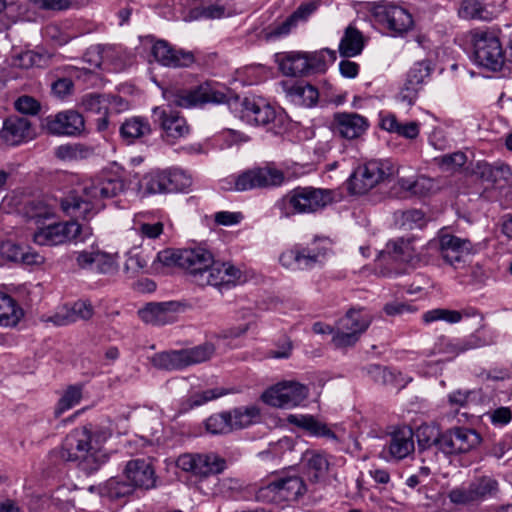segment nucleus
<instances>
[{"label":"nucleus","instance_id":"64","mask_svg":"<svg viewBox=\"0 0 512 512\" xmlns=\"http://www.w3.org/2000/svg\"><path fill=\"white\" fill-rule=\"evenodd\" d=\"M136 231L142 238H147L151 240L158 239L163 234L164 231L163 220H157L153 224L142 223V226H140V228H137Z\"/></svg>","mask_w":512,"mask_h":512},{"label":"nucleus","instance_id":"39","mask_svg":"<svg viewBox=\"0 0 512 512\" xmlns=\"http://www.w3.org/2000/svg\"><path fill=\"white\" fill-rule=\"evenodd\" d=\"M231 419V428L242 429L246 428L259 420L260 410L255 405L242 406L234 408L228 412Z\"/></svg>","mask_w":512,"mask_h":512},{"label":"nucleus","instance_id":"57","mask_svg":"<svg viewBox=\"0 0 512 512\" xmlns=\"http://www.w3.org/2000/svg\"><path fill=\"white\" fill-rule=\"evenodd\" d=\"M467 162V156L463 152H454L451 154L443 155L439 158V165L442 170L447 172H454L462 168Z\"/></svg>","mask_w":512,"mask_h":512},{"label":"nucleus","instance_id":"21","mask_svg":"<svg viewBox=\"0 0 512 512\" xmlns=\"http://www.w3.org/2000/svg\"><path fill=\"white\" fill-rule=\"evenodd\" d=\"M2 141L8 146H17L34 137L31 122L23 117H9L3 123L0 130Z\"/></svg>","mask_w":512,"mask_h":512},{"label":"nucleus","instance_id":"14","mask_svg":"<svg viewBox=\"0 0 512 512\" xmlns=\"http://www.w3.org/2000/svg\"><path fill=\"white\" fill-rule=\"evenodd\" d=\"M439 250L443 260L454 269L466 268L474 251L469 239L451 234L440 236Z\"/></svg>","mask_w":512,"mask_h":512},{"label":"nucleus","instance_id":"40","mask_svg":"<svg viewBox=\"0 0 512 512\" xmlns=\"http://www.w3.org/2000/svg\"><path fill=\"white\" fill-rule=\"evenodd\" d=\"M477 314V311L472 310H464V311H457V310H450V309H444V308H436L429 310L425 312L422 316V319L425 323H432L435 321L443 320L450 324H455L460 322L464 317H470L475 316Z\"/></svg>","mask_w":512,"mask_h":512},{"label":"nucleus","instance_id":"34","mask_svg":"<svg viewBox=\"0 0 512 512\" xmlns=\"http://www.w3.org/2000/svg\"><path fill=\"white\" fill-rule=\"evenodd\" d=\"M413 450V432L410 428H403L392 434L389 444V453L391 456L396 459H403Z\"/></svg>","mask_w":512,"mask_h":512},{"label":"nucleus","instance_id":"59","mask_svg":"<svg viewBox=\"0 0 512 512\" xmlns=\"http://www.w3.org/2000/svg\"><path fill=\"white\" fill-rule=\"evenodd\" d=\"M484 0H461L458 14L464 19L480 18L483 11Z\"/></svg>","mask_w":512,"mask_h":512},{"label":"nucleus","instance_id":"44","mask_svg":"<svg viewBox=\"0 0 512 512\" xmlns=\"http://www.w3.org/2000/svg\"><path fill=\"white\" fill-rule=\"evenodd\" d=\"M184 367L199 364L209 360L215 353L212 343H204L189 349H181Z\"/></svg>","mask_w":512,"mask_h":512},{"label":"nucleus","instance_id":"60","mask_svg":"<svg viewBox=\"0 0 512 512\" xmlns=\"http://www.w3.org/2000/svg\"><path fill=\"white\" fill-rule=\"evenodd\" d=\"M226 394L227 391L223 388H213L195 393L190 397L191 406H201Z\"/></svg>","mask_w":512,"mask_h":512},{"label":"nucleus","instance_id":"9","mask_svg":"<svg viewBox=\"0 0 512 512\" xmlns=\"http://www.w3.org/2000/svg\"><path fill=\"white\" fill-rule=\"evenodd\" d=\"M92 235L89 226H82L75 220L58 222L38 228L33 242L40 246H57L71 241H85Z\"/></svg>","mask_w":512,"mask_h":512},{"label":"nucleus","instance_id":"58","mask_svg":"<svg viewBox=\"0 0 512 512\" xmlns=\"http://www.w3.org/2000/svg\"><path fill=\"white\" fill-rule=\"evenodd\" d=\"M115 269L116 265L114 258L97 246L92 271H96L98 273H110Z\"/></svg>","mask_w":512,"mask_h":512},{"label":"nucleus","instance_id":"7","mask_svg":"<svg viewBox=\"0 0 512 512\" xmlns=\"http://www.w3.org/2000/svg\"><path fill=\"white\" fill-rule=\"evenodd\" d=\"M285 181L284 172L272 165L249 169L237 176H230L221 181L226 190L247 191L256 188L281 186Z\"/></svg>","mask_w":512,"mask_h":512},{"label":"nucleus","instance_id":"28","mask_svg":"<svg viewBox=\"0 0 512 512\" xmlns=\"http://www.w3.org/2000/svg\"><path fill=\"white\" fill-rule=\"evenodd\" d=\"M287 422L303 429L311 436L323 437L336 442L339 440L337 435L324 422L312 415L290 414L287 416Z\"/></svg>","mask_w":512,"mask_h":512},{"label":"nucleus","instance_id":"17","mask_svg":"<svg viewBox=\"0 0 512 512\" xmlns=\"http://www.w3.org/2000/svg\"><path fill=\"white\" fill-rule=\"evenodd\" d=\"M45 128L50 134L80 136L85 130L83 116L75 110H66L46 117Z\"/></svg>","mask_w":512,"mask_h":512},{"label":"nucleus","instance_id":"45","mask_svg":"<svg viewBox=\"0 0 512 512\" xmlns=\"http://www.w3.org/2000/svg\"><path fill=\"white\" fill-rule=\"evenodd\" d=\"M308 61V73L324 72L329 64L336 60V52L330 49H322L314 52H306Z\"/></svg>","mask_w":512,"mask_h":512},{"label":"nucleus","instance_id":"2","mask_svg":"<svg viewBox=\"0 0 512 512\" xmlns=\"http://www.w3.org/2000/svg\"><path fill=\"white\" fill-rule=\"evenodd\" d=\"M156 259L163 266L185 270L199 286L230 288L246 281L240 269L231 263L215 262L212 253L203 247L165 249Z\"/></svg>","mask_w":512,"mask_h":512},{"label":"nucleus","instance_id":"51","mask_svg":"<svg viewBox=\"0 0 512 512\" xmlns=\"http://www.w3.org/2000/svg\"><path fill=\"white\" fill-rule=\"evenodd\" d=\"M82 390V385H70L60 398L56 413L61 414L79 404L82 399Z\"/></svg>","mask_w":512,"mask_h":512},{"label":"nucleus","instance_id":"30","mask_svg":"<svg viewBox=\"0 0 512 512\" xmlns=\"http://www.w3.org/2000/svg\"><path fill=\"white\" fill-rule=\"evenodd\" d=\"M0 256L8 261H20L24 264H40L43 257L37 252L25 251L23 247L7 240L0 244Z\"/></svg>","mask_w":512,"mask_h":512},{"label":"nucleus","instance_id":"3","mask_svg":"<svg viewBox=\"0 0 512 512\" xmlns=\"http://www.w3.org/2000/svg\"><path fill=\"white\" fill-rule=\"evenodd\" d=\"M124 190V181L111 173L100 174L86 181L81 191H72L60 200L63 212L85 221L104 209V199L117 196Z\"/></svg>","mask_w":512,"mask_h":512},{"label":"nucleus","instance_id":"23","mask_svg":"<svg viewBox=\"0 0 512 512\" xmlns=\"http://www.w3.org/2000/svg\"><path fill=\"white\" fill-rule=\"evenodd\" d=\"M178 309L176 302L149 303L138 313L145 323L165 325L176 321Z\"/></svg>","mask_w":512,"mask_h":512},{"label":"nucleus","instance_id":"41","mask_svg":"<svg viewBox=\"0 0 512 512\" xmlns=\"http://www.w3.org/2000/svg\"><path fill=\"white\" fill-rule=\"evenodd\" d=\"M226 467V461L217 454H197L196 476L207 477L221 473Z\"/></svg>","mask_w":512,"mask_h":512},{"label":"nucleus","instance_id":"10","mask_svg":"<svg viewBox=\"0 0 512 512\" xmlns=\"http://www.w3.org/2000/svg\"><path fill=\"white\" fill-rule=\"evenodd\" d=\"M473 60L491 71L500 70L505 63V54L498 36L493 31L474 30L472 32Z\"/></svg>","mask_w":512,"mask_h":512},{"label":"nucleus","instance_id":"47","mask_svg":"<svg viewBox=\"0 0 512 512\" xmlns=\"http://www.w3.org/2000/svg\"><path fill=\"white\" fill-rule=\"evenodd\" d=\"M442 433L434 424H423L416 430V438L421 448H429L435 445L440 451V438Z\"/></svg>","mask_w":512,"mask_h":512},{"label":"nucleus","instance_id":"19","mask_svg":"<svg viewBox=\"0 0 512 512\" xmlns=\"http://www.w3.org/2000/svg\"><path fill=\"white\" fill-rule=\"evenodd\" d=\"M331 128L334 133L347 140L361 137L369 128L366 117L354 112H336L333 115Z\"/></svg>","mask_w":512,"mask_h":512},{"label":"nucleus","instance_id":"18","mask_svg":"<svg viewBox=\"0 0 512 512\" xmlns=\"http://www.w3.org/2000/svg\"><path fill=\"white\" fill-rule=\"evenodd\" d=\"M240 105V118L250 125L265 126L276 117L275 109L262 97H245Z\"/></svg>","mask_w":512,"mask_h":512},{"label":"nucleus","instance_id":"42","mask_svg":"<svg viewBox=\"0 0 512 512\" xmlns=\"http://www.w3.org/2000/svg\"><path fill=\"white\" fill-rule=\"evenodd\" d=\"M165 171H151L145 174L139 182L143 194L168 193Z\"/></svg>","mask_w":512,"mask_h":512},{"label":"nucleus","instance_id":"43","mask_svg":"<svg viewBox=\"0 0 512 512\" xmlns=\"http://www.w3.org/2000/svg\"><path fill=\"white\" fill-rule=\"evenodd\" d=\"M154 367L163 370H180L185 368L181 350L156 353L151 357Z\"/></svg>","mask_w":512,"mask_h":512},{"label":"nucleus","instance_id":"13","mask_svg":"<svg viewBox=\"0 0 512 512\" xmlns=\"http://www.w3.org/2000/svg\"><path fill=\"white\" fill-rule=\"evenodd\" d=\"M495 342L493 332L487 333L484 329H478L466 338L450 339L440 337L435 345L437 353L443 354L447 359H453L468 350L490 345Z\"/></svg>","mask_w":512,"mask_h":512},{"label":"nucleus","instance_id":"16","mask_svg":"<svg viewBox=\"0 0 512 512\" xmlns=\"http://www.w3.org/2000/svg\"><path fill=\"white\" fill-rule=\"evenodd\" d=\"M325 255L324 249L295 246L282 252L279 261L284 268L291 271L310 270L322 266Z\"/></svg>","mask_w":512,"mask_h":512},{"label":"nucleus","instance_id":"61","mask_svg":"<svg viewBox=\"0 0 512 512\" xmlns=\"http://www.w3.org/2000/svg\"><path fill=\"white\" fill-rule=\"evenodd\" d=\"M226 394L227 391L223 388H213L195 393L190 397L191 406H201Z\"/></svg>","mask_w":512,"mask_h":512},{"label":"nucleus","instance_id":"6","mask_svg":"<svg viewBox=\"0 0 512 512\" xmlns=\"http://www.w3.org/2000/svg\"><path fill=\"white\" fill-rule=\"evenodd\" d=\"M332 201V190L298 186L282 198L281 206L286 216L312 214L324 209Z\"/></svg>","mask_w":512,"mask_h":512},{"label":"nucleus","instance_id":"56","mask_svg":"<svg viewBox=\"0 0 512 512\" xmlns=\"http://www.w3.org/2000/svg\"><path fill=\"white\" fill-rule=\"evenodd\" d=\"M227 15L225 8L219 4L202 5L192 10L194 19H219Z\"/></svg>","mask_w":512,"mask_h":512},{"label":"nucleus","instance_id":"53","mask_svg":"<svg viewBox=\"0 0 512 512\" xmlns=\"http://www.w3.org/2000/svg\"><path fill=\"white\" fill-rule=\"evenodd\" d=\"M449 501L456 506H468L476 503L469 484H462L449 490Z\"/></svg>","mask_w":512,"mask_h":512},{"label":"nucleus","instance_id":"15","mask_svg":"<svg viewBox=\"0 0 512 512\" xmlns=\"http://www.w3.org/2000/svg\"><path fill=\"white\" fill-rule=\"evenodd\" d=\"M375 20L394 35L406 33L413 25L412 16L403 8L387 3H379L372 8Z\"/></svg>","mask_w":512,"mask_h":512},{"label":"nucleus","instance_id":"63","mask_svg":"<svg viewBox=\"0 0 512 512\" xmlns=\"http://www.w3.org/2000/svg\"><path fill=\"white\" fill-rule=\"evenodd\" d=\"M15 109L27 115H36L40 111V103L31 96H21L14 103Z\"/></svg>","mask_w":512,"mask_h":512},{"label":"nucleus","instance_id":"54","mask_svg":"<svg viewBox=\"0 0 512 512\" xmlns=\"http://www.w3.org/2000/svg\"><path fill=\"white\" fill-rule=\"evenodd\" d=\"M280 490L277 480L274 479L263 486H261L256 492V499L264 503H282V497L280 496Z\"/></svg>","mask_w":512,"mask_h":512},{"label":"nucleus","instance_id":"32","mask_svg":"<svg viewBox=\"0 0 512 512\" xmlns=\"http://www.w3.org/2000/svg\"><path fill=\"white\" fill-rule=\"evenodd\" d=\"M279 68L286 76L309 74L306 52L291 51L284 53L279 59Z\"/></svg>","mask_w":512,"mask_h":512},{"label":"nucleus","instance_id":"55","mask_svg":"<svg viewBox=\"0 0 512 512\" xmlns=\"http://www.w3.org/2000/svg\"><path fill=\"white\" fill-rule=\"evenodd\" d=\"M400 226L406 230L422 228L425 225V217L420 210L412 209L401 212L398 219Z\"/></svg>","mask_w":512,"mask_h":512},{"label":"nucleus","instance_id":"31","mask_svg":"<svg viewBox=\"0 0 512 512\" xmlns=\"http://www.w3.org/2000/svg\"><path fill=\"white\" fill-rule=\"evenodd\" d=\"M414 242L412 238L391 240L386 245V251L395 261L413 263L419 256Z\"/></svg>","mask_w":512,"mask_h":512},{"label":"nucleus","instance_id":"8","mask_svg":"<svg viewBox=\"0 0 512 512\" xmlns=\"http://www.w3.org/2000/svg\"><path fill=\"white\" fill-rule=\"evenodd\" d=\"M395 167L389 160L374 159L358 166L348 179L351 194L363 195L392 177Z\"/></svg>","mask_w":512,"mask_h":512},{"label":"nucleus","instance_id":"25","mask_svg":"<svg viewBox=\"0 0 512 512\" xmlns=\"http://www.w3.org/2000/svg\"><path fill=\"white\" fill-rule=\"evenodd\" d=\"M342 318V327L353 330L350 334L339 338L342 343H357L361 335L368 329L372 316L365 309H350Z\"/></svg>","mask_w":512,"mask_h":512},{"label":"nucleus","instance_id":"38","mask_svg":"<svg viewBox=\"0 0 512 512\" xmlns=\"http://www.w3.org/2000/svg\"><path fill=\"white\" fill-rule=\"evenodd\" d=\"M364 48V39L362 33L352 27L348 26L345 30L344 36L339 43V52L344 57H354L362 52Z\"/></svg>","mask_w":512,"mask_h":512},{"label":"nucleus","instance_id":"62","mask_svg":"<svg viewBox=\"0 0 512 512\" xmlns=\"http://www.w3.org/2000/svg\"><path fill=\"white\" fill-rule=\"evenodd\" d=\"M226 394L227 391L223 388H213L195 393L190 397L191 406H201Z\"/></svg>","mask_w":512,"mask_h":512},{"label":"nucleus","instance_id":"20","mask_svg":"<svg viewBox=\"0 0 512 512\" xmlns=\"http://www.w3.org/2000/svg\"><path fill=\"white\" fill-rule=\"evenodd\" d=\"M151 54L158 63L166 67H187L194 62L192 53L175 49L164 40H159L153 44Z\"/></svg>","mask_w":512,"mask_h":512},{"label":"nucleus","instance_id":"4","mask_svg":"<svg viewBox=\"0 0 512 512\" xmlns=\"http://www.w3.org/2000/svg\"><path fill=\"white\" fill-rule=\"evenodd\" d=\"M111 435L108 428L94 431L87 427L76 428L66 436L61 448L51 452V456L62 461H78L83 470L94 472L108 460L104 444Z\"/></svg>","mask_w":512,"mask_h":512},{"label":"nucleus","instance_id":"36","mask_svg":"<svg viewBox=\"0 0 512 512\" xmlns=\"http://www.w3.org/2000/svg\"><path fill=\"white\" fill-rule=\"evenodd\" d=\"M23 315V309L11 296L0 293V326L14 327Z\"/></svg>","mask_w":512,"mask_h":512},{"label":"nucleus","instance_id":"5","mask_svg":"<svg viewBox=\"0 0 512 512\" xmlns=\"http://www.w3.org/2000/svg\"><path fill=\"white\" fill-rule=\"evenodd\" d=\"M155 470L147 459L129 460L123 469V478L112 477L103 486V493L111 499L131 495L135 489L156 487Z\"/></svg>","mask_w":512,"mask_h":512},{"label":"nucleus","instance_id":"37","mask_svg":"<svg viewBox=\"0 0 512 512\" xmlns=\"http://www.w3.org/2000/svg\"><path fill=\"white\" fill-rule=\"evenodd\" d=\"M94 147L83 143H70L60 145L55 149V156L62 161H80L92 157Z\"/></svg>","mask_w":512,"mask_h":512},{"label":"nucleus","instance_id":"49","mask_svg":"<svg viewBox=\"0 0 512 512\" xmlns=\"http://www.w3.org/2000/svg\"><path fill=\"white\" fill-rule=\"evenodd\" d=\"M165 174L168 193L184 191L192 185L191 177L180 169L167 170Z\"/></svg>","mask_w":512,"mask_h":512},{"label":"nucleus","instance_id":"24","mask_svg":"<svg viewBox=\"0 0 512 512\" xmlns=\"http://www.w3.org/2000/svg\"><path fill=\"white\" fill-rule=\"evenodd\" d=\"M83 110L97 115H109L113 110L119 111L125 106L123 99L117 95L90 93L82 97Z\"/></svg>","mask_w":512,"mask_h":512},{"label":"nucleus","instance_id":"22","mask_svg":"<svg viewBox=\"0 0 512 512\" xmlns=\"http://www.w3.org/2000/svg\"><path fill=\"white\" fill-rule=\"evenodd\" d=\"M94 315V308L87 300H78L72 305L64 306L54 315L49 317L48 321L56 326H65L75 323L79 320H89Z\"/></svg>","mask_w":512,"mask_h":512},{"label":"nucleus","instance_id":"35","mask_svg":"<svg viewBox=\"0 0 512 512\" xmlns=\"http://www.w3.org/2000/svg\"><path fill=\"white\" fill-rule=\"evenodd\" d=\"M283 502L296 501L306 492L303 479L297 475L276 478Z\"/></svg>","mask_w":512,"mask_h":512},{"label":"nucleus","instance_id":"48","mask_svg":"<svg viewBox=\"0 0 512 512\" xmlns=\"http://www.w3.org/2000/svg\"><path fill=\"white\" fill-rule=\"evenodd\" d=\"M205 428L212 435L227 434L232 431L228 412L212 414L205 421Z\"/></svg>","mask_w":512,"mask_h":512},{"label":"nucleus","instance_id":"26","mask_svg":"<svg viewBox=\"0 0 512 512\" xmlns=\"http://www.w3.org/2000/svg\"><path fill=\"white\" fill-rule=\"evenodd\" d=\"M379 126L382 130L393 133L407 140H415L420 134L418 121L400 122L391 112H380Z\"/></svg>","mask_w":512,"mask_h":512},{"label":"nucleus","instance_id":"33","mask_svg":"<svg viewBox=\"0 0 512 512\" xmlns=\"http://www.w3.org/2000/svg\"><path fill=\"white\" fill-rule=\"evenodd\" d=\"M120 135L127 143H134L135 140L150 135L151 126L147 119L134 116L126 119L120 126Z\"/></svg>","mask_w":512,"mask_h":512},{"label":"nucleus","instance_id":"27","mask_svg":"<svg viewBox=\"0 0 512 512\" xmlns=\"http://www.w3.org/2000/svg\"><path fill=\"white\" fill-rule=\"evenodd\" d=\"M302 461L311 481H323L328 476L331 463L324 451L306 450L302 454Z\"/></svg>","mask_w":512,"mask_h":512},{"label":"nucleus","instance_id":"50","mask_svg":"<svg viewBox=\"0 0 512 512\" xmlns=\"http://www.w3.org/2000/svg\"><path fill=\"white\" fill-rule=\"evenodd\" d=\"M292 96L298 98V102L306 107L316 105L319 93L318 90L310 84H298L290 89Z\"/></svg>","mask_w":512,"mask_h":512},{"label":"nucleus","instance_id":"1","mask_svg":"<svg viewBox=\"0 0 512 512\" xmlns=\"http://www.w3.org/2000/svg\"><path fill=\"white\" fill-rule=\"evenodd\" d=\"M163 98L167 101L168 106L154 107L152 118L154 124L161 128L162 138L171 144L186 137L190 132L185 118L179 112L172 110L171 106L192 108L206 103H227L232 107L239 102V97L233 96L225 87H217L209 83H204L193 89H165Z\"/></svg>","mask_w":512,"mask_h":512},{"label":"nucleus","instance_id":"52","mask_svg":"<svg viewBox=\"0 0 512 512\" xmlns=\"http://www.w3.org/2000/svg\"><path fill=\"white\" fill-rule=\"evenodd\" d=\"M431 71L432 68L429 62H417L410 68L406 81H408V83L411 85H415L421 88L426 80L430 77Z\"/></svg>","mask_w":512,"mask_h":512},{"label":"nucleus","instance_id":"29","mask_svg":"<svg viewBox=\"0 0 512 512\" xmlns=\"http://www.w3.org/2000/svg\"><path fill=\"white\" fill-rule=\"evenodd\" d=\"M57 205V199L37 198L25 202L19 209V212L27 219L39 222L41 220L55 217Z\"/></svg>","mask_w":512,"mask_h":512},{"label":"nucleus","instance_id":"11","mask_svg":"<svg viewBox=\"0 0 512 512\" xmlns=\"http://www.w3.org/2000/svg\"><path fill=\"white\" fill-rule=\"evenodd\" d=\"M309 395V388L296 381H282L267 388L261 399L269 406L291 409L300 406Z\"/></svg>","mask_w":512,"mask_h":512},{"label":"nucleus","instance_id":"46","mask_svg":"<svg viewBox=\"0 0 512 512\" xmlns=\"http://www.w3.org/2000/svg\"><path fill=\"white\" fill-rule=\"evenodd\" d=\"M469 486L476 502L495 495L498 490V482L489 476L476 478Z\"/></svg>","mask_w":512,"mask_h":512},{"label":"nucleus","instance_id":"12","mask_svg":"<svg viewBox=\"0 0 512 512\" xmlns=\"http://www.w3.org/2000/svg\"><path fill=\"white\" fill-rule=\"evenodd\" d=\"M482 441L480 434L471 428L453 427L442 432L440 451L445 455H460L476 449Z\"/></svg>","mask_w":512,"mask_h":512}]
</instances>
